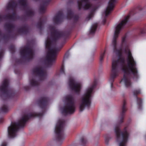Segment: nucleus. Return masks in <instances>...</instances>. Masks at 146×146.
I'll return each mask as SVG.
<instances>
[{
  "instance_id": "bb28decb",
  "label": "nucleus",
  "mask_w": 146,
  "mask_h": 146,
  "mask_svg": "<svg viewBox=\"0 0 146 146\" xmlns=\"http://www.w3.org/2000/svg\"><path fill=\"white\" fill-rule=\"evenodd\" d=\"M30 83L31 85L32 86H37L39 85V83L38 81L35 80L34 78L30 80Z\"/></svg>"
},
{
  "instance_id": "4be33fe9",
  "label": "nucleus",
  "mask_w": 146,
  "mask_h": 146,
  "mask_svg": "<svg viewBox=\"0 0 146 146\" xmlns=\"http://www.w3.org/2000/svg\"><path fill=\"white\" fill-rule=\"evenodd\" d=\"M18 31L20 33L27 34L29 32L28 27L27 25H25L22 27L18 29Z\"/></svg>"
},
{
  "instance_id": "0eeeda50",
  "label": "nucleus",
  "mask_w": 146,
  "mask_h": 146,
  "mask_svg": "<svg viewBox=\"0 0 146 146\" xmlns=\"http://www.w3.org/2000/svg\"><path fill=\"white\" fill-rule=\"evenodd\" d=\"M64 121L59 120L55 127V132L56 140L60 144L62 143L65 137L64 132Z\"/></svg>"
},
{
  "instance_id": "79ce46f5",
  "label": "nucleus",
  "mask_w": 146,
  "mask_h": 146,
  "mask_svg": "<svg viewBox=\"0 0 146 146\" xmlns=\"http://www.w3.org/2000/svg\"><path fill=\"white\" fill-rule=\"evenodd\" d=\"M3 54V51H0V60L1 59V58Z\"/></svg>"
},
{
  "instance_id": "4468645a",
  "label": "nucleus",
  "mask_w": 146,
  "mask_h": 146,
  "mask_svg": "<svg viewBox=\"0 0 146 146\" xmlns=\"http://www.w3.org/2000/svg\"><path fill=\"white\" fill-rule=\"evenodd\" d=\"M89 0H80L77 1L79 10L82 9L87 10L91 7V5L88 3Z\"/></svg>"
},
{
  "instance_id": "72a5a7b5",
  "label": "nucleus",
  "mask_w": 146,
  "mask_h": 146,
  "mask_svg": "<svg viewBox=\"0 0 146 146\" xmlns=\"http://www.w3.org/2000/svg\"><path fill=\"white\" fill-rule=\"evenodd\" d=\"M95 9H93L91 10L90 13L89 14L87 18L88 20L90 19L93 16L94 13L95 11Z\"/></svg>"
},
{
  "instance_id": "2eb2a0df",
  "label": "nucleus",
  "mask_w": 146,
  "mask_h": 146,
  "mask_svg": "<svg viewBox=\"0 0 146 146\" xmlns=\"http://www.w3.org/2000/svg\"><path fill=\"white\" fill-rule=\"evenodd\" d=\"M64 18V14L62 11H59L53 18L54 23L56 24H59L62 21Z\"/></svg>"
},
{
  "instance_id": "4c0bfd02",
  "label": "nucleus",
  "mask_w": 146,
  "mask_h": 146,
  "mask_svg": "<svg viewBox=\"0 0 146 146\" xmlns=\"http://www.w3.org/2000/svg\"><path fill=\"white\" fill-rule=\"evenodd\" d=\"M24 88L25 91H28L30 90V87L29 86H24Z\"/></svg>"
},
{
  "instance_id": "20e7f679",
  "label": "nucleus",
  "mask_w": 146,
  "mask_h": 146,
  "mask_svg": "<svg viewBox=\"0 0 146 146\" xmlns=\"http://www.w3.org/2000/svg\"><path fill=\"white\" fill-rule=\"evenodd\" d=\"M97 81L95 80L92 86L88 88L81 98L79 107L80 111H82L85 108L89 109L91 106L92 100V94L94 89L96 87Z\"/></svg>"
},
{
  "instance_id": "f03ea898",
  "label": "nucleus",
  "mask_w": 146,
  "mask_h": 146,
  "mask_svg": "<svg viewBox=\"0 0 146 146\" xmlns=\"http://www.w3.org/2000/svg\"><path fill=\"white\" fill-rule=\"evenodd\" d=\"M48 29L50 32V38H48L46 41L45 46L48 50V51L46 58V64L48 67H49L53 64L56 59L57 52L60 49L57 47L52 48V44L53 43H56L57 40L60 38H67L70 34L68 32H60L52 25L49 26Z\"/></svg>"
},
{
  "instance_id": "c85d7f7f",
  "label": "nucleus",
  "mask_w": 146,
  "mask_h": 146,
  "mask_svg": "<svg viewBox=\"0 0 146 146\" xmlns=\"http://www.w3.org/2000/svg\"><path fill=\"white\" fill-rule=\"evenodd\" d=\"M34 14V12L30 9L27 11L25 12V16L28 17H33Z\"/></svg>"
},
{
  "instance_id": "473e14b6",
  "label": "nucleus",
  "mask_w": 146,
  "mask_h": 146,
  "mask_svg": "<svg viewBox=\"0 0 146 146\" xmlns=\"http://www.w3.org/2000/svg\"><path fill=\"white\" fill-rule=\"evenodd\" d=\"M19 2L20 4L24 7H25L27 6L26 0H19Z\"/></svg>"
},
{
  "instance_id": "423d86ee",
  "label": "nucleus",
  "mask_w": 146,
  "mask_h": 146,
  "mask_svg": "<svg viewBox=\"0 0 146 146\" xmlns=\"http://www.w3.org/2000/svg\"><path fill=\"white\" fill-rule=\"evenodd\" d=\"M116 141L120 142L119 146H126L129 136V133L127 131V127H125L121 131L120 125H117L115 128Z\"/></svg>"
},
{
  "instance_id": "7c9ffc66",
  "label": "nucleus",
  "mask_w": 146,
  "mask_h": 146,
  "mask_svg": "<svg viewBox=\"0 0 146 146\" xmlns=\"http://www.w3.org/2000/svg\"><path fill=\"white\" fill-rule=\"evenodd\" d=\"M81 142L82 146H86L88 142L86 139L84 137L81 138Z\"/></svg>"
},
{
  "instance_id": "c9c22d12",
  "label": "nucleus",
  "mask_w": 146,
  "mask_h": 146,
  "mask_svg": "<svg viewBox=\"0 0 146 146\" xmlns=\"http://www.w3.org/2000/svg\"><path fill=\"white\" fill-rule=\"evenodd\" d=\"M9 50L12 53H14L15 51V46L13 45H11L9 48Z\"/></svg>"
},
{
  "instance_id": "9b49d317",
  "label": "nucleus",
  "mask_w": 146,
  "mask_h": 146,
  "mask_svg": "<svg viewBox=\"0 0 146 146\" xmlns=\"http://www.w3.org/2000/svg\"><path fill=\"white\" fill-rule=\"evenodd\" d=\"M34 74H36L39 77L40 80H44L46 77V72L42 67H36L33 70Z\"/></svg>"
},
{
  "instance_id": "dca6fc26",
  "label": "nucleus",
  "mask_w": 146,
  "mask_h": 146,
  "mask_svg": "<svg viewBox=\"0 0 146 146\" xmlns=\"http://www.w3.org/2000/svg\"><path fill=\"white\" fill-rule=\"evenodd\" d=\"M133 94L135 96L137 99V104L138 106V108L139 110L142 109V99L141 98H139L137 97V95L141 93V90L140 89L134 90L133 91Z\"/></svg>"
},
{
  "instance_id": "2f4dec72",
  "label": "nucleus",
  "mask_w": 146,
  "mask_h": 146,
  "mask_svg": "<svg viewBox=\"0 0 146 146\" xmlns=\"http://www.w3.org/2000/svg\"><path fill=\"white\" fill-rule=\"evenodd\" d=\"M105 143L106 144H108L109 139L111 138L110 135L109 134H105L104 135Z\"/></svg>"
},
{
  "instance_id": "e433bc0d",
  "label": "nucleus",
  "mask_w": 146,
  "mask_h": 146,
  "mask_svg": "<svg viewBox=\"0 0 146 146\" xmlns=\"http://www.w3.org/2000/svg\"><path fill=\"white\" fill-rule=\"evenodd\" d=\"M16 62L18 64H22L23 63V60L22 59H16Z\"/></svg>"
},
{
  "instance_id": "f3484780",
  "label": "nucleus",
  "mask_w": 146,
  "mask_h": 146,
  "mask_svg": "<svg viewBox=\"0 0 146 146\" xmlns=\"http://www.w3.org/2000/svg\"><path fill=\"white\" fill-rule=\"evenodd\" d=\"M67 18L68 19H72L74 23H76L78 21L79 17L78 15H74L72 11L70 9L67 11Z\"/></svg>"
},
{
  "instance_id": "412c9836",
  "label": "nucleus",
  "mask_w": 146,
  "mask_h": 146,
  "mask_svg": "<svg viewBox=\"0 0 146 146\" xmlns=\"http://www.w3.org/2000/svg\"><path fill=\"white\" fill-rule=\"evenodd\" d=\"M50 1V0H45L43 1V4L40 6L39 9L41 13H45L46 7L49 4Z\"/></svg>"
},
{
  "instance_id": "f704fd0d",
  "label": "nucleus",
  "mask_w": 146,
  "mask_h": 146,
  "mask_svg": "<svg viewBox=\"0 0 146 146\" xmlns=\"http://www.w3.org/2000/svg\"><path fill=\"white\" fill-rule=\"evenodd\" d=\"M106 52V50H104L103 52H101L100 54V62H102L103 60Z\"/></svg>"
},
{
  "instance_id": "6e6552de",
  "label": "nucleus",
  "mask_w": 146,
  "mask_h": 146,
  "mask_svg": "<svg viewBox=\"0 0 146 146\" xmlns=\"http://www.w3.org/2000/svg\"><path fill=\"white\" fill-rule=\"evenodd\" d=\"M65 99L66 103L63 108L62 113L66 115L73 113L74 112L75 109L73 97L71 95H68L66 97Z\"/></svg>"
},
{
  "instance_id": "393cba45",
  "label": "nucleus",
  "mask_w": 146,
  "mask_h": 146,
  "mask_svg": "<svg viewBox=\"0 0 146 146\" xmlns=\"http://www.w3.org/2000/svg\"><path fill=\"white\" fill-rule=\"evenodd\" d=\"M98 27V24L96 23L94 24L91 27L90 32V34H93L95 33Z\"/></svg>"
},
{
  "instance_id": "f257e3e1",
  "label": "nucleus",
  "mask_w": 146,
  "mask_h": 146,
  "mask_svg": "<svg viewBox=\"0 0 146 146\" xmlns=\"http://www.w3.org/2000/svg\"><path fill=\"white\" fill-rule=\"evenodd\" d=\"M131 13L130 12V14L126 16L123 20L117 25L115 28L112 44L113 47V52L118 56L119 58L116 60H113L112 62V69L110 79L111 88L113 87V82L114 79L118 76L120 64L121 69L124 73L123 78L120 81V83L123 81L126 87H130L131 85V75H133L134 79L137 80L139 78L136 62L132 56L131 51L129 50L128 51L127 64L126 65L125 64V58L121 57V49H118L117 48V39L121 30L124 28L128 21Z\"/></svg>"
},
{
  "instance_id": "a19ab883",
  "label": "nucleus",
  "mask_w": 146,
  "mask_h": 146,
  "mask_svg": "<svg viewBox=\"0 0 146 146\" xmlns=\"http://www.w3.org/2000/svg\"><path fill=\"white\" fill-rule=\"evenodd\" d=\"M69 56V54L68 53H66L65 54L64 57V59H65L66 58H67Z\"/></svg>"
},
{
  "instance_id": "ea45409f",
  "label": "nucleus",
  "mask_w": 146,
  "mask_h": 146,
  "mask_svg": "<svg viewBox=\"0 0 146 146\" xmlns=\"http://www.w3.org/2000/svg\"><path fill=\"white\" fill-rule=\"evenodd\" d=\"M4 119L3 117H0V123H2L4 122Z\"/></svg>"
},
{
  "instance_id": "7ed1b4c3",
  "label": "nucleus",
  "mask_w": 146,
  "mask_h": 146,
  "mask_svg": "<svg viewBox=\"0 0 146 146\" xmlns=\"http://www.w3.org/2000/svg\"><path fill=\"white\" fill-rule=\"evenodd\" d=\"M49 101V98L46 96L40 97L37 101L39 106L43 110L42 113H30L24 115L17 122L11 123L7 129L8 136L9 138H13L16 136V133L20 128H23L26 122L30 118L35 117L40 118L43 115L48 105Z\"/></svg>"
},
{
  "instance_id": "1a4fd4ad",
  "label": "nucleus",
  "mask_w": 146,
  "mask_h": 146,
  "mask_svg": "<svg viewBox=\"0 0 146 146\" xmlns=\"http://www.w3.org/2000/svg\"><path fill=\"white\" fill-rule=\"evenodd\" d=\"M20 54L23 58L28 61L33 58V53L32 48L29 46H25L21 49L20 51Z\"/></svg>"
},
{
  "instance_id": "39448f33",
  "label": "nucleus",
  "mask_w": 146,
  "mask_h": 146,
  "mask_svg": "<svg viewBox=\"0 0 146 146\" xmlns=\"http://www.w3.org/2000/svg\"><path fill=\"white\" fill-rule=\"evenodd\" d=\"M17 96L14 91L9 86V82L7 79L4 80L0 86V97L3 100H6L13 98Z\"/></svg>"
},
{
  "instance_id": "9d476101",
  "label": "nucleus",
  "mask_w": 146,
  "mask_h": 146,
  "mask_svg": "<svg viewBox=\"0 0 146 146\" xmlns=\"http://www.w3.org/2000/svg\"><path fill=\"white\" fill-rule=\"evenodd\" d=\"M117 0H110L108 2V6L107 7L104 12L105 16L103 20L104 25L106 23V17L111 11L113 10L115 4L117 2Z\"/></svg>"
},
{
  "instance_id": "6ab92c4d",
  "label": "nucleus",
  "mask_w": 146,
  "mask_h": 146,
  "mask_svg": "<svg viewBox=\"0 0 146 146\" xmlns=\"http://www.w3.org/2000/svg\"><path fill=\"white\" fill-rule=\"evenodd\" d=\"M126 103L125 100H124L123 102V104L120 113V122L122 123L123 122L125 114L127 110L126 107Z\"/></svg>"
},
{
  "instance_id": "f8f14e48",
  "label": "nucleus",
  "mask_w": 146,
  "mask_h": 146,
  "mask_svg": "<svg viewBox=\"0 0 146 146\" xmlns=\"http://www.w3.org/2000/svg\"><path fill=\"white\" fill-rule=\"evenodd\" d=\"M69 86L72 91L77 94H79L81 88L80 83L76 82L74 79L71 78L69 80Z\"/></svg>"
},
{
  "instance_id": "a878e982",
  "label": "nucleus",
  "mask_w": 146,
  "mask_h": 146,
  "mask_svg": "<svg viewBox=\"0 0 146 146\" xmlns=\"http://www.w3.org/2000/svg\"><path fill=\"white\" fill-rule=\"evenodd\" d=\"M2 36L3 40L5 41H7L9 40L10 37V35L2 34L1 31L0 30V36Z\"/></svg>"
},
{
  "instance_id": "ddd939ff",
  "label": "nucleus",
  "mask_w": 146,
  "mask_h": 146,
  "mask_svg": "<svg viewBox=\"0 0 146 146\" xmlns=\"http://www.w3.org/2000/svg\"><path fill=\"white\" fill-rule=\"evenodd\" d=\"M17 6V4L16 1L14 0H10L6 6V8L7 10H11L13 11L11 15L15 19L16 15L15 10Z\"/></svg>"
},
{
  "instance_id": "cd10ccee",
  "label": "nucleus",
  "mask_w": 146,
  "mask_h": 146,
  "mask_svg": "<svg viewBox=\"0 0 146 146\" xmlns=\"http://www.w3.org/2000/svg\"><path fill=\"white\" fill-rule=\"evenodd\" d=\"M9 110V107L7 105L4 104L0 108V111L3 113L7 112Z\"/></svg>"
},
{
  "instance_id": "5701e85b",
  "label": "nucleus",
  "mask_w": 146,
  "mask_h": 146,
  "mask_svg": "<svg viewBox=\"0 0 146 146\" xmlns=\"http://www.w3.org/2000/svg\"><path fill=\"white\" fill-rule=\"evenodd\" d=\"M136 31L138 35L146 33V25L142 27L138 28L136 30Z\"/></svg>"
},
{
  "instance_id": "37998d69",
  "label": "nucleus",
  "mask_w": 146,
  "mask_h": 146,
  "mask_svg": "<svg viewBox=\"0 0 146 146\" xmlns=\"http://www.w3.org/2000/svg\"><path fill=\"white\" fill-rule=\"evenodd\" d=\"M1 146H7V144L6 143H3Z\"/></svg>"
},
{
  "instance_id": "a211bd4d",
  "label": "nucleus",
  "mask_w": 146,
  "mask_h": 146,
  "mask_svg": "<svg viewBox=\"0 0 146 146\" xmlns=\"http://www.w3.org/2000/svg\"><path fill=\"white\" fill-rule=\"evenodd\" d=\"M4 27L6 31L8 33V34L7 35L9 34L10 35V37L9 39L11 37H12V36H11L12 35L11 33L12 32L13 30L15 29V25L13 24L10 23H6L4 25Z\"/></svg>"
},
{
  "instance_id": "aec40b11",
  "label": "nucleus",
  "mask_w": 146,
  "mask_h": 146,
  "mask_svg": "<svg viewBox=\"0 0 146 146\" xmlns=\"http://www.w3.org/2000/svg\"><path fill=\"white\" fill-rule=\"evenodd\" d=\"M46 18L44 17H42L40 19L39 21L36 24V27L41 31L42 27L44 24L46 22Z\"/></svg>"
},
{
  "instance_id": "58836bf2",
  "label": "nucleus",
  "mask_w": 146,
  "mask_h": 146,
  "mask_svg": "<svg viewBox=\"0 0 146 146\" xmlns=\"http://www.w3.org/2000/svg\"><path fill=\"white\" fill-rule=\"evenodd\" d=\"M126 37L125 36L123 37L122 39V42L123 44L125 42Z\"/></svg>"
},
{
  "instance_id": "c756f323",
  "label": "nucleus",
  "mask_w": 146,
  "mask_h": 146,
  "mask_svg": "<svg viewBox=\"0 0 146 146\" xmlns=\"http://www.w3.org/2000/svg\"><path fill=\"white\" fill-rule=\"evenodd\" d=\"M60 73H56V75H59L60 74H65V72L64 71V63H63L61 65V68L60 71Z\"/></svg>"
},
{
  "instance_id": "b1692460",
  "label": "nucleus",
  "mask_w": 146,
  "mask_h": 146,
  "mask_svg": "<svg viewBox=\"0 0 146 146\" xmlns=\"http://www.w3.org/2000/svg\"><path fill=\"white\" fill-rule=\"evenodd\" d=\"M3 19H8L14 20L15 19L11 15L8 14L5 16L0 15V23L3 21Z\"/></svg>"
}]
</instances>
